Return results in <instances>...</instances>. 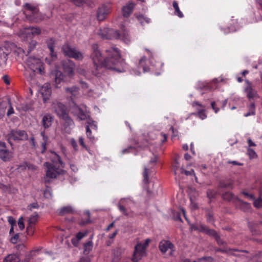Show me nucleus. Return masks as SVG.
<instances>
[{"instance_id": "1", "label": "nucleus", "mask_w": 262, "mask_h": 262, "mask_svg": "<svg viewBox=\"0 0 262 262\" xmlns=\"http://www.w3.org/2000/svg\"><path fill=\"white\" fill-rule=\"evenodd\" d=\"M92 53L91 58L93 61L95 70L92 71L96 76H99L100 70L102 68L115 71L118 72H123L125 71L126 65L125 61L121 58L120 53L118 48L112 47L106 50V57L103 58L99 49L97 44L92 46Z\"/></svg>"}, {"instance_id": "2", "label": "nucleus", "mask_w": 262, "mask_h": 262, "mask_svg": "<svg viewBox=\"0 0 262 262\" xmlns=\"http://www.w3.org/2000/svg\"><path fill=\"white\" fill-rule=\"evenodd\" d=\"M49 158L50 161L43 164L44 166L46 167V176L44 177L45 184L49 183L51 179H56L66 172L63 169L65 163L59 155L54 151H51Z\"/></svg>"}, {"instance_id": "3", "label": "nucleus", "mask_w": 262, "mask_h": 262, "mask_svg": "<svg viewBox=\"0 0 262 262\" xmlns=\"http://www.w3.org/2000/svg\"><path fill=\"white\" fill-rule=\"evenodd\" d=\"M99 34L103 39H120L127 44L130 41V37L128 34V31L124 26L121 27L120 30L104 28L100 30Z\"/></svg>"}, {"instance_id": "4", "label": "nucleus", "mask_w": 262, "mask_h": 262, "mask_svg": "<svg viewBox=\"0 0 262 262\" xmlns=\"http://www.w3.org/2000/svg\"><path fill=\"white\" fill-rule=\"evenodd\" d=\"M27 66L33 72L43 75L45 73L43 63L39 58L34 56H29L26 60Z\"/></svg>"}, {"instance_id": "5", "label": "nucleus", "mask_w": 262, "mask_h": 262, "mask_svg": "<svg viewBox=\"0 0 262 262\" xmlns=\"http://www.w3.org/2000/svg\"><path fill=\"white\" fill-rule=\"evenodd\" d=\"M52 108L59 118L67 121L69 123L72 122L69 115V111L64 104L58 101H54L52 103Z\"/></svg>"}, {"instance_id": "6", "label": "nucleus", "mask_w": 262, "mask_h": 262, "mask_svg": "<svg viewBox=\"0 0 262 262\" xmlns=\"http://www.w3.org/2000/svg\"><path fill=\"white\" fill-rule=\"evenodd\" d=\"M150 241V239L147 238L143 243L139 242L135 246L132 259L133 262H138L144 255L145 249L148 246Z\"/></svg>"}, {"instance_id": "7", "label": "nucleus", "mask_w": 262, "mask_h": 262, "mask_svg": "<svg viewBox=\"0 0 262 262\" xmlns=\"http://www.w3.org/2000/svg\"><path fill=\"white\" fill-rule=\"evenodd\" d=\"M62 51L65 56L76 60H81L83 59L82 53L74 48H72L69 44H64L62 47Z\"/></svg>"}, {"instance_id": "8", "label": "nucleus", "mask_w": 262, "mask_h": 262, "mask_svg": "<svg viewBox=\"0 0 262 262\" xmlns=\"http://www.w3.org/2000/svg\"><path fill=\"white\" fill-rule=\"evenodd\" d=\"M136 203L131 198L121 199L118 203L119 210L122 212H127L132 211L131 209L135 207Z\"/></svg>"}, {"instance_id": "9", "label": "nucleus", "mask_w": 262, "mask_h": 262, "mask_svg": "<svg viewBox=\"0 0 262 262\" xmlns=\"http://www.w3.org/2000/svg\"><path fill=\"white\" fill-rule=\"evenodd\" d=\"M111 6L110 4H104L100 6L97 12V18L99 21L104 20L111 12Z\"/></svg>"}, {"instance_id": "10", "label": "nucleus", "mask_w": 262, "mask_h": 262, "mask_svg": "<svg viewBox=\"0 0 262 262\" xmlns=\"http://www.w3.org/2000/svg\"><path fill=\"white\" fill-rule=\"evenodd\" d=\"M158 160V157L154 155V157L151 159L149 163L148 167H144V171L143 172V183L145 184H148L149 181V175L151 173V168H152L156 164Z\"/></svg>"}, {"instance_id": "11", "label": "nucleus", "mask_w": 262, "mask_h": 262, "mask_svg": "<svg viewBox=\"0 0 262 262\" xmlns=\"http://www.w3.org/2000/svg\"><path fill=\"white\" fill-rule=\"evenodd\" d=\"M8 140L10 142V140H24L27 138V134L25 130H12L8 135Z\"/></svg>"}, {"instance_id": "12", "label": "nucleus", "mask_w": 262, "mask_h": 262, "mask_svg": "<svg viewBox=\"0 0 262 262\" xmlns=\"http://www.w3.org/2000/svg\"><path fill=\"white\" fill-rule=\"evenodd\" d=\"M159 248L162 253L169 250V255H172L175 251L174 245L169 241L163 240L159 243Z\"/></svg>"}, {"instance_id": "13", "label": "nucleus", "mask_w": 262, "mask_h": 262, "mask_svg": "<svg viewBox=\"0 0 262 262\" xmlns=\"http://www.w3.org/2000/svg\"><path fill=\"white\" fill-rule=\"evenodd\" d=\"M41 33L39 28L29 27L25 28L22 32V36L26 39H32L35 35H39Z\"/></svg>"}, {"instance_id": "14", "label": "nucleus", "mask_w": 262, "mask_h": 262, "mask_svg": "<svg viewBox=\"0 0 262 262\" xmlns=\"http://www.w3.org/2000/svg\"><path fill=\"white\" fill-rule=\"evenodd\" d=\"M245 82L247 85L245 88V92L249 100H250L251 99L256 97L257 96V93L255 90L252 88V83L251 82L248 80H246Z\"/></svg>"}, {"instance_id": "15", "label": "nucleus", "mask_w": 262, "mask_h": 262, "mask_svg": "<svg viewBox=\"0 0 262 262\" xmlns=\"http://www.w3.org/2000/svg\"><path fill=\"white\" fill-rule=\"evenodd\" d=\"M136 6V4L132 2H128L125 6L122 7V13L124 17H128L132 13L133 10Z\"/></svg>"}, {"instance_id": "16", "label": "nucleus", "mask_w": 262, "mask_h": 262, "mask_svg": "<svg viewBox=\"0 0 262 262\" xmlns=\"http://www.w3.org/2000/svg\"><path fill=\"white\" fill-rule=\"evenodd\" d=\"M41 94L45 103L47 102L51 95L52 91L51 85L49 83H45L40 90Z\"/></svg>"}, {"instance_id": "17", "label": "nucleus", "mask_w": 262, "mask_h": 262, "mask_svg": "<svg viewBox=\"0 0 262 262\" xmlns=\"http://www.w3.org/2000/svg\"><path fill=\"white\" fill-rule=\"evenodd\" d=\"M54 120V117L50 114H45L41 119V123L45 129L49 128Z\"/></svg>"}, {"instance_id": "18", "label": "nucleus", "mask_w": 262, "mask_h": 262, "mask_svg": "<svg viewBox=\"0 0 262 262\" xmlns=\"http://www.w3.org/2000/svg\"><path fill=\"white\" fill-rule=\"evenodd\" d=\"M75 65L73 61L68 60L63 63V69L64 72L69 76L73 74Z\"/></svg>"}, {"instance_id": "19", "label": "nucleus", "mask_w": 262, "mask_h": 262, "mask_svg": "<svg viewBox=\"0 0 262 262\" xmlns=\"http://www.w3.org/2000/svg\"><path fill=\"white\" fill-rule=\"evenodd\" d=\"M195 105L199 106L202 108L199 110V108H197L198 112L192 113V115H194L195 116H198L200 118H201L202 120H203L207 117V115L205 113V106L203 105L202 104H200L199 102H194L192 103V106H194Z\"/></svg>"}, {"instance_id": "20", "label": "nucleus", "mask_w": 262, "mask_h": 262, "mask_svg": "<svg viewBox=\"0 0 262 262\" xmlns=\"http://www.w3.org/2000/svg\"><path fill=\"white\" fill-rule=\"evenodd\" d=\"M234 181L231 179H225L219 182V187L221 188L232 189L233 188Z\"/></svg>"}, {"instance_id": "21", "label": "nucleus", "mask_w": 262, "mask_h": 262, "mask_svg": "<svg viewBox=\"0 0 262 262\" xmlns=\"http://www.w3.org/2000/svg\"><path fill=\"white\" fill-rule=\"evenodd\" d=\"M64 75L61 71H56L55 74V86L56 88H59L63 82Z\"/></svg>"}, {"instance_id": "22", "label": "nucleus", "mask_w": 262, "mask_h": 262, "mask_svg": "<svg viewBox=\"0 0 262 262\" xmlns=\"http://www.w3.org/2000/svg\"><path fill=\"white\" fill-rule=\"evenodd\" d=\"M12 158V154L8 150L0 149V158L5 162L9 161Z\"/></svg>"}, {"instance_id": "23", "label": "nucleus", "mask_w": 262, "mask_h": 262, "mask_svg": "<svg viewBox=\"0 0 262 262\" xmlns=\"http://www.w3.org/2000/svg\"><path fill=\"white\" fill-rule=\"evenodd\" d=\"M47 43L48 48L50 52L51 58H52V60H54V59L56 58V54L54 52L55 40L53 38H50L47 40Z\"/></svg>"}, {"instance_id": "24", "label": "nucleus", "mask_w": 262, "mask_h": 262, "mask_svg": "<svg viewBox=\"0 0 262 262\" xmlns=\"http://www.w3.org/2000/svg\"><path fill=\"white\" fill-rule=\"evenodd\" d=\"M88 234V231H85L84 232H79L77 233L76 236L73 237L71 239V242L72 244L77 247L79 244V241L86 236Z\"/></svg>"}, {"instance_id": "25", "label": "nucleus", "mask_w": 262, "mask_h": 262, "mask_svg": "<svg viewBox=\"0 0 262 262\" xmlns=\"http://www.w3.org/2000/svg\"><path fill=\"white\" fill-rule=\"evenodd\" d=\"M40 135L42 138V141L41 143L40 152L43 154L47 150V144L48 142L49 138L46 135L45 131L41 132Z\"/></svg>"}, {"instance_id": "26", "label": "nucleus", "mask_w": 262, "mask_h": 262, "mask_svg": "<svg viewBox=\"0 0 262 262\" xmlns=\"http://www.w3.org/2000/svg\"><path fill=\"white\" fill-rule=\"evenodd\" d=\"M24 8L26 10L29 11L30 13H31L33 15L34 17L37 14L39 11L38 7L31 4H25L24 5Z\"/></svg>"}, {"instance_id": "27", "label": "nucleus", "mask_w": 262, "mask_h": 262, "mask_svg": "<svg viewBox=\"0 0 262 262\" xmlns=\"http://www.w3.org/2000/svg\"><path fill=\"white\" fill-rule=\"evenodd\" d=\"M79 88L76 86H73L71 88H66L65 91L67 93L71 95V98L73 99L78 94Z\"/></svg>"}, {"instance_id": "28", "label": "nucleus", "mask_w": 262, "mask_h": 262, "mask_svg": "<svg viewBox=\"0 0 262 262\" xmlns=\"http://www.w3.org/2000/svg\"><path fill=\"white\" fill-rule=\"evenodd\" d=\"M237 205L241 210L244 212H248L251 208V205L249 203L238 200Z\"/></svg>"}, {"instance_id": "29", "label": "nucleus", "mask_w": 262, "mask_h": 262, "mask_svg": "<svg viewBox=\"0 0 262 262\" xmlns=\"http://www.w3.org/2000/svg\"><path fill=\"white\" fill-rule=\"evenodd\" d=\"M19 260L18 256L14 254H10L4 258L3 262H19Z\"/></svg>"}, {"instance_id": "30", "label": "nucleus", "mask_w": 262, "mask_h": 262, "mask_svg": "<svg viewBox=\"0 0 262 262\" xmlns=\"http://www.w3.org/2000/svg\"><path fill=\"white\" fill-rule=\"evenodd\" d=\"M201 232L209 235V236H212L215 238L217 235L216 231L212 229H209L207 227L204 225V226H201Z\"/></svg>"}, {"instance_id": "31", "label": "nucleus", "mask_w": 262, "mask_h": 262, "mask_svg": "<svg viewBox=\"0 0 262 262\" xmlns=\"http://www.w3.org/2000/svg\"><path fill=\"white\" fill-rule=\"evenodd\" d=\"M5 47L0 48V64L5 63L7 60L8 52L5 51Z\"/></svg>"}, {"instance_id": "32", "label": "nucleus", "mask_w": 262, "mask_h": 262, "mask_svg": "<svg viewBox=\"0 0 262 262\" xmlns=\"http://www.w3.org/2000/svg\"><path fill=\"white\" fill-rule=\"evenodd\" d=\"M173 166V170L174 173V174L176 175V179H180V168L181 167H180L179 163L177 160H175L173 163L172 164Z\"/></svg>"}, {"instance_id": "33", "label": "nucleus", "mask_w": 262, "mask_h": 262, "mask_svg": "<svg viewBox=\"0 0 262 262\" xmlns=\"http://www.w3.org/2000/svg\"><path fill=\"white\" fill-rule=\"evenodd\" d=\"M27 41L28 51L27 53H29L34 49L37 45V41L35 40L32 39H26Z\"/></svg>"}, {"instance_id": "34", "label": "nucleus", "mask_w": 262, "mask_h": 262, "mask_svg": "<svg viewBox=\"0 0 262 262\" xmlns=\"http://www.w3.org/2000/svg\"><path fill=\"white\" fill-rule=\"evenodd\" d=\"M248 107V112L244 114V116L245 117H249L251 115H254L255 114V104L254 102H251Z\"/></svg>"}, {"instance_id": "35", "label": "nucleus", "mask_w": 262, "mask_h": 262, "mask_svg": "<svg viewBox=\"0 0 262 262\" xmlns=\"http://www.w3.org/2000/svg\"><path fill=\"white\" fill-rule=\"evenodd\" d=\"M172 6L174 9V14L177 15L180 18H182L184 16L183 13L180 10L178 3L177 1H173L172 3Z\"/></svg>"}, {"instance_id": "36", "label": "nucleus", "mask_w": 262, "mask_h": 262, "mask_svg": "<svg viewBox=\"0 0 262 262\" xmlns=\"http://www.w3.org/2000/svg\"><path fill=\"white\" fill-rule=\"evenodd\" d=\"M93 242L92 241H90L84 244V250L83 253L85 254H88L92 250L93 248Z\"/></svg>"}, {"instance_id": "37", "label": "nucleus", "mask_w": 262, "mask_h": 262, "mask_svg": "<svg viewBox=\"0 0 262 262\" xmlns=\"http://www.w3.org/2000/svg\"><path fill=\"white\" fill-rule=\"evenodd\" d=\"M76 211V210L73 207L69 205L62 207L59 213H74Z\"/></svg>"}, {"instance_id": "38", "label": "nucleus", "mask_w": 262, "mask_h": 262, "mask_svg": "<svg viewBox=\"0 0 262 262\" xmlns=\"http://www.w3.org/2000/svg\"><path fill=\"white\" fill-rule=\"evenodd\" d=\"M76 114L77 117L81 120H84L87 118L86 114L79 107H77L76 108Z\"/></svg>"}, {"instance_id": "39", "label": "nucleus", "mask_w": 262, "mask_h": 262, "mask_svg": "<svg viewBox=\"0 0 262 262\" xmlns=\"http://www.w3.org/2000/svg\"><path fill=\"white\" fill-rule=\"evenodd\" d=\"M222 198L224 200L226 201H231L234 200L235 199V196L232 193L230 192H226L222 195Z\"/></svg>"}, {"instance_id": "40", "label": "nucleus", "mask_w": 262, "mask_h": 262, "mask_svg": "<svg viewBox=\"0 0 262 262\" xmlns=\"http://www.w3.org/2000/svg\"><path fill=\"white\" fill-rule=\"evenodd\" d=\"M219 82V81L217 79H213L209 83L207 84V89L210 91L216 89L217 85V84Z\"/></svg>"}, {"instance_id": "41", "label": "nucleus", "mask_w": 262, "mask_h": 262, "mask_svg": "<svg viewBox=\"0 0 262 262\" xmlns=\"http://www.w3.org/2000/svg\"><path fill=\"white\" fill-rule=\"evenodd\" d=\"M138 20L140 22V23L143 26L145 23L149 24L150 23V19L142 15H139L137 17Z\"/></svg>"}, {"instance_id": "42", "label": "nucleus", "mask_w": 262, "mask_h": 262, "mask_svg": "<svg viewBox=\"0 0 262 262\" xmlns=\"http://www.w3.org/2000/svg\"><path fill=\"white\" fill-rule=\"evenodd\" d=\"M180 174H185L186 176H194L195 178V180L196 181L197 178L195 176L194 171L193 169H191L190 171H187L185 170L183 168H180Z\"/></svg>"}, {"instance_id": "43", "label": "nucleus", "mask_w": 262, "mask_h": 262, "mask_svg": "<svg viewBox=\"0 0 262 262\" xmlns=\"http://www.w3.org/2000/svg\"><path fill=\"white\" fill-rule=\"evenodd\" d=\"M253 206L257 208H259L262 207V199L260 196L258 197L257 199H255L253 200Z\"/></svg>"}, {"instance_id": "44", "label": "nucleus", "mask_w": 262, "mask_h": 262, "mask_svg": "<svg viewBox=\"0 0 262 262\" xmlns=\"http://www.w3.org/2000/svg\"><path fill=\"white\" fill-rule=\"evenodd\" d=\"M146 58L145 57H142L139 63V67H141L143 69V71L147 72L148 70V68L147 67L145 66L144 63L146 61Z\"/></svg>"}, {"instance_id": "45", "label": "nucleus", "mask_w": 262, "mask_h": 262, "mask_svg": "<svg viewBox=\"0 0 262 262\" xmlns=\"http://www.w3.org/2000/svg\"><path fill=\"white\" fill-rule=\"evenodd\" d=\"M38 218V216L37 214L31 215L28 220V222H29V224H30V225L31 224H35Z\"/></svg>"}, {"instance_id": "46", "label": "nucleus", "mask_w": 262, "mask_h": 262, "mask_svg": "<svg viewBox=\"0 0 262 262\" xmlns=\"http://www.w3.org/2000/svg\"><path fill=\"white\" fill-rule=\"evenodd\" d=\"M84 215H85V216H84V219H82L80 222V224L81 225H84L85 224L90 223L91 222V221L90 220V216L89 215V214H84Z\"/></svg>"}, {"instance_id": "47", "label": "nucleus", "mask_w": 262, "mask_h": 262, "mask_svg": "<svg viewBox=\"0 0 262 262\" xmlns=\"http://www.w3.org/2000/svg\"><path fill=\"white\" fill-rule=\"evenodd\" d=\"M201 226H204V225L203 224H194L190 225V228H191V230H198L200 232H201Z\"/></svg>"}, {"instance_id": "48", "label": "nucleus", "mask_w": 262, "mask_h": 262, "mask_svg": "<svg viewBox=\"0 0 262 262\" xmlns=\"http://www.w3.org/2000/svg\"><path fill=\"white\" fill-rule=\"evenodd\" d=\"M247 151H248V154L250 159H253L257 157L256 153L255 152V151L253 149H252L250 148H248Z\"/></svg>"}, {"instance_id": "49", "label": "nucleus", "mask_w": 262, "mask_h": 262, "mask_svg": "<svg viewBox=\"0 0 262 262\" xmlns=\"http://www.w3.org/2000/svg\"><path fill=\"white\" fill-rule=\"evenodd\" d=\"M222 30L224 32L225 34H227L230 32H233L235 31V28L234 26H231L228 27L227 28L222 29Z\"/></svg>"}, {"instance_id": "50", "label": "nucleus", "mask_w": 262, "mask_h": 262, "mask_svg": "<svg viewBox=\"0 0 262 262\" xmlns=\"http://www.w3.org/2000/svg\"><path fill=\"white\" fill-rule=\"evenodd\" d=\"M39 207V205L36 202H34L30 205H29L27 207L28 210L30 211H33L34 209H38Z\"/></svg>"}, {"instance_id": "51", "label": "nucleus", "mask_w": 262, "mask_h": 262, "mask_svg": "<svg viewBox=\"0 0 262 262\" xmlns=\"http://www.w3.org/2000/svg\"><path fill=\"white\" fill-rule=\"evenodd\" d=\"M71 2L77 6H81L83 5L84 3H86L87 0H71Z\"/></svg>"}, {"instance_id": "52", "label": "nucleus", "mask_w": 262, "mask_h": 262, "mask_svg": "<svg viewBox=\"0 0 262 262\" xmlns=\"http://www.w3.org/2000/svg\"><path fill=\"white\" fill-rule=\"evenodd\" d=\"M216 194V191L212 189H208L207 191V195L209 199L214 198Z\"/></svg>"}, {"instance_id": "53", "label": "nucleus", "mask_w": 262, "mask_h": 262, "mask_svg": "<svg viewBox=\"0 0 262 262\" xmlns=\"http://www.w3.org/2000/svg\"><path fill=\"white\" fill-rule=\"evenodd\" d=\"M87 124H88L87 125H89V128L91 127V128H92L93 129H95V130L97 129V125L95 121L89 119L87 121Z\"/></svg>"}, {"instance_id": "54", "label": "nucleus", "mask_w": 262, "mask_h": 262, "mask_svg": "<svg viewBox=\"0 0 262 262\" xmlns=\"http://www.w3.org/2000/svg\"><path fill=\"white\" fill-rule=\"evenodd\" d=\"M213 258L211 257H205L200 258L197 261H193V262H212Z\"/></svg>"}, {"instance_id": "55", "label": "nucleus", "mask_w": 262, "mask_h": 262, "mask_svg": "<svg viewBox=\"0 0 262 262\" xmlns=\"http://www.w3.org/2000/svg\"><path fill=\"white\" fill-rule=\"evenodd\" d=\"M86 134L88 138L90 140H93L94 139V137L92 136V132L89 128V125L86 126Z\"/></svg>"}, {"instance_id": "56", "label": "nucleus", "mask_w": 262, "mask_h": 262, "mask_svg": "<svg viewBox=\"0 0 262 262\" xmlns=\"http://www.w3.org/2000/svg\"><path fill=\"white\" fill-rule=\"evenodd\" d=\"M44 196L46 198H50L52 196V192L50 188H47L44 191Z\"/></svg>"}, {"instance_id": "57", "label": "nucleus", "mask_w": 262, "mask_h": 262, "mask_svg": "<svg viewBox=\"0 0 262 262\" xmlns=\"http://www.w3.org/2000/svg\"><path fill=\"white\" fill-rule=\"evenodd\" d=\"M18 226L20 230H22L24 229L25 226L24 224L23 219L22 217H20L18 221Z\"/></svg>"}, {"instance_id": "58", "label": "nucleus", "mask_w": 262, "mask_h": 262, "mask_svg": "<svg viewBox=\"0 0 262 262\" xmlns=\"http://www.w3.org/2000/svg\"><path fill=\"white\" fill-rule=\"evenodd\" d=\"M19 239L18 234H14L10 239V242L13 244H15L17 242Z\"/></svg>"}, {"instance_id": "59", "label": "nucleus", "mask_w": 262, "mask_h": 262, "mask_svg": "<svg viewBox=\"0 0 262 262\" xmlns=\"http://www.w3.org/2000/svg\"><path fill=\"white\" fill-rule=\"evenodd\" d=\"M14 112L13 108L12 106V105H11V104L10 103L9 108L8 109L7 112V116L8 117H9L10 115L14 114Z\"/></svg>"}, {"instance_id": "60", "label": "nucleus", "mask_w": 262, "mask_h": 262, "mask_svg": "<svg viewBox=\"0 0 262 262\" xmlns=\"http://www.w3.org/2000/svg\"><path fill=\"white\" fill-rule=\"evenodd\" d=\"M173 216L172 217V219L175 221L182 222V219L180 214H173Z\"/></svg>"}, {"instance_id": "61", "label": "nucleus", "mask_w": 262, "mask_h": 262, "mask_svg": "<svg viewBox=\"0 0 262 262\" xmlns=\"http://www.w3.org/2000/svg\"><path fill=\"white\" fill-rule=\"evenodd\" d=\"M30 142L32 147L33 148L36 149V143L35 142V138L33 137H31L30 139Z\"/></svg>"}, {"instance_id": "62", "label": "nucleus", "mask_w": 262, "mask_h": 262, "mask_svg": "<svg viewBox=\"0 0 262 262\" xmlns=\"http://www.w3.org/2000/svg\"><path fill=\"white\" fill-rule=\"evenodd\" d=\"M242 194H243L246 197L248 198L249 200H252L254 199V196L252 194H250L246 192H243Z\"/></svg>"}, {"instance_id": "63", "label": "nucleus", "mask_w": 262, "mask_h": 262, "mask_svg": "<svg viewBox=\"0 0 262 262\" xmlns=\"http://www.w3.org/2000/svg\"><path fill=\"white\" fill-rule=\"evenodd\" d=\"M211 108L215 113H217L219 111L220 108L219 107H216L215 102L214 101L212 102L211 103Z\"/></svg>"}, {"instance_id": "64", "label": "nucleus", "mask_w": 262, "mask_h": 262, "mask_svg": "<svg viewBox=\"0 0 262 262\" xmlns=\"http://www.w3.org/2000/svg\"><path fill=\"white\" fill-rule=\"evenodd\" d=\"M2 79L3 80L4 82L6 84L8 85L10 84V79H9V77L8 75H4L2 77Z\"/></svg>"}]
</instances>
